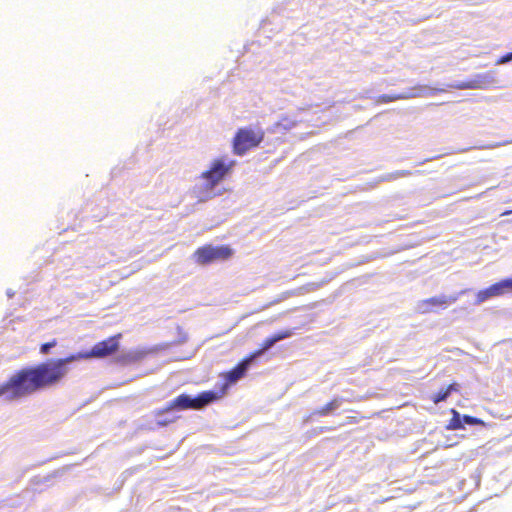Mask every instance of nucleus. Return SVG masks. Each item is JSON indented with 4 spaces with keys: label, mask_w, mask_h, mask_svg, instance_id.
Returning <instances> with one entry per match:
<instances>
[{
    "label": "nucleus",
    "mask_w": 512,
    "mask_h": 512,
    "mask_svg": "<svg viewBox=\"0 0 512 512\" xmlns=\"http://www.w3.org/2000/svg\"><path fill=\"white\" fill-rule=\"evenodd\" d=\"M452 418L450 419L447 429L448 430H460L464 429L463 418L460 417V414L455 409L451 410Z\"/></svg>",
    "instance_id": "12"
},
{
    "label": "nucleus",
    "mask_w": 512,
    "mask_h": 512,
    "mask_svg": "<svg viewBox=\"0 0 512 512\" xmlns=\"http://www.w3.org/2000/svg\"><path fill=\"white\" fill-rule=\"evenodd\" d=\"M236 161L225 157H218L211 161L207 170L200 174L203 180L201 185H195L192 193L199 201H205L215 196L214 189L225 180L233 171Z\"/></svg>",
    "instance_id": "2"
},
{
    "label": "nucleus",
    "mask_w": 512,
    "mask_h": 512,
    "mask_svg": "<svg viewBox=\"0 0 512 512\" xmlns=\"http://www.w3.org/2000/svg\"><path fill=\"white\" fill-rule=\"evenodd\" d=\"M459 391V384L453 382L449 384L446 388L440 389L438 392L432 395L431 400L434 404H438L440 402L445 401L452 392Z\"/></svg>",
    "instance_id": "10"
},
{
    "label": "nucleus",
    "mask_w": 512,
    "mask_h": 512,
    "mask_svg": "<svg viewBox=\"0 0 512 512\" xmlns=\"http://www.w3.org/2000/svg\"><path fill=\"white\" fill-rule=\"evenodd\" d=\"M175 421V419H159L157 420V424L159 426H167L171 423H173Z\"/></svg>",
    "instance_id": "20"
},
{
    "label": "nucleus",
    "mask_w": 512,
    "mask_h": 512,
    "mask_svg": "<svg viewBox=\"0 0 512 512\" xmlns=\"http://www.w3.org/2000/svg\"><path fill=\"white\" fill-rule=\"evenodd\" d=\"M57 345V340L56 339H52L51 341L49 342H46V343H43L41 346H40V354L42 355H47L49 354L50 352V349L51 348H54L55 346Z\"/></svg>",
    "instance_id": "15"
},
{
    "label": "nucleus",
    "mask_w": 512,
    "mask_h": 512,
    "mask_svg": "<svg viewBox=\"0 0 512 512\" xmlns=\"http://www.w3.org/2000/svg\"><path fill=\"white\" fill-rule=\"evenodd\" d=\"M121 337L122 334L118 333L105 340L97 342L89 352L84 354H73L72 356L78 357L76 360L82 358H105L118 351L119 340L121 339Z\"/></svg>",
    "instance_id": "6"
},
{
    "label": "nucleus",
    "mask_w": 512,
    "mask_h": 512,
    "mask_svg": "<svg viewBox=\"0 0 512 512\" xmlns=\"http://www.w3.org/2000/svg\"><path fill=\"white\" fill-rule=\"evenodd\" d=\"M274 344H275V342H274V340H273V337H272V336H270V337L266 338V339L262 342V344H261V349H260L258 352L254 353L252 356H254V357H255V356H257V355H260L262 352H264V351L268 350L269 348H271Z\"/></svg>",
    "instance_id": "13"
},
{
    "label": "nucleus",
    "mask_w": 512,
    "mask_h": 512,
    "mask_svg": "<svg viewBox=\"0 0 512 512\" xmlns=\"http://www.w3.org/2000/svg\"><path fill=\"white\" fill-rule=\"evenodd\" d=\"M78 357L49 359L34 366H27L13 373L0 385L4 396L17 400L60 383L68 373L67 364Z\"/></svg>",
    "instance_id": "1"
},
{
    "label": "nucleus",
    "mask_w": 512,
    "mask_h": 512,
    "mask_svg": "<svg viewBox=\"0 0 512 512\" xmlns=\"http://www.w3.org/2000/svg\"><path fill=\"white\" fill-rule=\"evenodd\" d=\"M224 396L223 392H215V391H203L198 394L195 398L190 397L187 394H180L176 398H174L171 402L168 403L167 406L157 409L154 411L155 417H160L163 414L172 411V410H187L194 409L199 410L205 407L206 405L219 400Z\"/></svg>",
    "instance_id": "3"
},
{
    "label": "nucleus",
    "mask_w": 512,
    "mask_h": 512,
    "mask_svg": "<svg viewBox=\"0 0 512 512\" xmlns=\"http://www.w3.org/2000/svg\"><path fill=\"white\" fill-rule=\"evenodd\" d=\"M402 97L400 95H381L379 97L380 101L383 103H388L392 101H396L398 99H401Z\"/></svg>",
    "instance_id": "18"
},
{
    "label": "nucleus",
    "mask_w": 512,
    "mask_h": 512,
    "mask_svg": "<svg viewBox=\"0 0 512 512\" xmlns=\"http://www.w3.org/2000/svg\"><path fill=\"white\" fill-rule=\"evenodd\" d=\"M233 254L232 249L229 246H212L210 244L199 247L194 252L195 261L200 265H207L211 262L218 260H227Z\"/></svg>",
    "instance_id": "5"
},
{
    "label": "nucleus",
    "mask_w": 512,
    "mask_h": 512,
    "mask_svg": "<svg viewBox=\"0 0 512 512\" xmlns=\"http://www.w3.org/2000/svg\"><path fill=\"white\" fill-rule=\"evenodd\" d=\"M358 422H359V418L356 417V416H349V417H347L346 423H348V424H356Z\"/></svg>",
    "instance_id": "21"
},
{
    "label": "nucleus",
    "mask_w": 512,
    "mask_h": 512,
    "mask_svg": "<svg viewBox=\"0 0 512 512\" xmlns=\"http://www.w3.org/2000/svg\"><path fill=\"white\" fill-rule=\"evenodd\" d=\"M292 334H293V332L291 330L287 329V330H283V331L273 334L272 337H273L274 342L277 343L283 339L289 338L290 336H292Z\"/></svg>",
    "instance_id": "16"
},
{
    "label": "nucleus",
    "mask_w": 512,
    "mask_h": 512,
    "mask_svg": "<svg viewBox=\"0 0 512 512\" xmlns=\"http://www.w3.org/2000/svg\"><path fill=\"white\" fill-rule=\"evenodd\" d=\"M512 60V53H508L504 56H502L498 61L497 63L498 64H503V63H506V62H509Z\"/></svg>",
    "instance_id": "19"
},
{
    "label": "nucleus",
    "mask_w": 512,
    "mask_h": 512,
    "mask_svg": "<svg viewBox=\"0 0 512 512\" xmlns=\"http://www.w3.org/2000/svg\"><path fill=\"white\" fill-rule=\"evenodd\" d=\"M458 296H434L423 299L417 304V311L421 314H428L435 312L437 309H446L450 304L456 302Z\"/></svg>",
    "instance_id": "7"
},
{
    "label": "nucleus",
    "mask_w": 512,
    "mask_h": 512,
    "mask_svg": "<svg viewBox=\"0 0 512 512\" xmlns=\"http://www.w3.org/2000/svg\"><path fill=\"white\" fill-rule=\"evenodd\" d=\"M265 133L262 129L251 127L239 128L232 140L233 153L243 156L249 150L256 148L264 140Z\"/></svg>",
    "instance_id": "4"
},
{
    "label": "nucleus",
    "mask_w": 512,
    "mask_h": 512,
    "mask_svg": "<svg viewBox=\"0 0 512 512\" xmlns=\"http://www.w3.org/2000/svg\"><path fill=\"white\" fill-rule=\"evenodd\" d=\"M409 174H410V172H408V171L401 172V175H409Z\"/></svg>",
    "instance_id": "22"
},
{
    "label": "nucleus",
    "mask_w": 512,
    "mask_h": 512,
    "mask_svg": "<svg viewBox=\"0 0 512 512\" xmlns=\"http://www.w3.org/2000/svg\"><path fill=\"white\" fill-rule=\"evenodd\" d=\"M508 290H512V279L502 280L486 289L478 291L476 294L475 304L479 305L492 297L501 296Z\"/></svg>",
    "instance_id": "8"
},
{
    "label": "nucleus",
    "mask_w": 512,
    "mask_h": 512,
    "mask_svg": "<svg viewBox=\"0 0 512 512\" xmlns=\"http://www.w3.org/2000/svg\"><path fill=\"white\" fill-rule=\"evenodd\" d=\"M462 418H463V424L481 425V426L485 425L483 420L473 417V416H470V415H464Z\"/></svg>",
    "instance_id": "14"
},
{
    "label": "nucleus",
    "mask_w": 512,
    "mask_h": 512,
    "mask_svg": "<svg viewBox=\"0 0 512 512\" xmlns=\"http://www.w3.org/2000/svg\"><path fill=\"white\" fill-rule=\"evenodd\" d=\"M328 428H325V427H321L320 428V431H324V430H327Z\"/></svg>",
    "instance_id": "23"
},
{
    "label": "nucleus",
    "mask_w": 512,
    "mask_h": 512,
    "mask_svg": "<svg viewBox=\"0 0 512 512\" xmlns=\"http://www.w3.org/2000/svg\"><path fill=\"white\" fill-rule=\"evenodd\" d=\"M458 89H475L478 88V85L475 81L463 82L456 86Z\"/></svg>",
    "instance_id": "17"
},
{
    "label": "nucleus",
    "mask_w": 512,
    "mask_h": 512,
    "mask_svg": "<svg viewBox=\"0 0 512 512\" xmlns=\"http://www.w3.org/2000/svg\"><path fill=\"white\" fill-rule=\"evenodd\" d=\"M341 402H342L341 398H338V397L333 398L328 403H326L324 406L315 409L311 413V416H327L330 413H332V411L337 409L340 406Z\"/></svg>",
    "instance_id": "11"
},
{
    "label": "nucleus",
    "mask_w": 512,
    "mask_h": 512,
    "mask_svg": "<svg viewBox=\"0 0 512 512\" xmlns=\"http://www.w3.org/2000/svg\"><path fill=\"white\" fill-rule=\"evenodd\" d=\"M253 358H254V356L247 357V358L243 359L240 363H238L230 371L222 373L221 376H222V378L226 382L222 386V388H221V390L219 392H223L224 391V395H225L228 386L230 384L235 383L236 381H238L239 379H241L245 375V373H246V371H247V369L249 367V364H250V362L252 361Z\"/></svg>",
    "instance_id": "9"
}]
</instances>
